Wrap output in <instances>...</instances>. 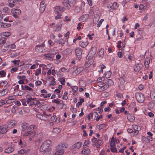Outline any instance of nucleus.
I'll list each match as a JSON object with an SVG mask.
<instances>
[{
    "mask_svg": "<svg viewBox=\"0 0 155 155\" xmlns=\"http://www.w3.org/2000/svg\"><path fill=\"white\" fill-rule=\"evenodd\" d=\"M93 50H90L88 54V57L86 59V62L85 64V67L87 68L89 67L91 64H92L93 62V60L92 59L93 57L96 54V51H94L92 55H90L91 54H92Z\"/></svg>",
    "mask_w": 155,
    "mask_h": 155,
    "instance_id": "nucleus-1",
    "label": "nucleus"
},
{
    "mask_svg": "<svg viewBox=\"0 0 155 155\" xmlns=\"http://www.w3.org/2000/svg\"><path fill=\"white\" fill-rule=\"evenodd\" d=\"M51 143V141L50 140H48L45 141L41 145L40 148V151L42 152L46 151L49 148Z\"/></svg>",
    "mask_w": 155,
    "mask_h": 155,
    "instance_id": "nucleus-2",
    "label": "nucleus"
},
{
    "mask_svg": "<svg viewBox=\"0 0 155 155\" xmlns=\"http://www.w3.org/2000/svg\"><path fill=\"white\" fill-rule=\"evenodd\" d=\"M36 127L35 125H33L30 126V140L32 139L31 137L33 138L36 135L35 132Z\"/></svg>",
    "mask_w": 155,
    "mask_h": 155,
    "instance_id": "nucleus-3",
    "label": "nucleus"
},
{
    "mask_svg": "<svg viewBox=\"0 0 155 155\" xmlns=\"http://www.w3.org/2000/svg\"><path fill=\"white\" fill-rule=\"evenodd\" d=\"M136 99L139 102H143L144 100V97L143 94L137 92L135 94Z\"/></svg>",
    "mask_w": 155,
    "mask_h": 155,
    "instance_id": "nucleus-4",
    "label": "nucleus"
},
{
    "mask_svg": "<svg viewBox=\"0 0 155 155\" xmlns=\"http://www.w3.org/2000/svg\"><path fill=\"white\" fill-rule=\"evenodd\" d=\"M68 147V145L65 143H60L57 145L55 147V148L58 150H60L63 151H64V149Z\"/></svg>",
    "mask_w": 155,
    "mask_h": 155,
    "instance_id": "nucleus-5",
    "label": "nucleus"
},
{
    "mask_svg": "<svg viewBox=\"0 0 155 155\" xmlns=\"http://www.w3.org/2000/svg\"><path fill=\"white\" fill-rule=\"evenodd\" d=\"M98 86L100 87L99 89L100 90V91H104L108 87V86L103 82H98Z\"/></svg>",
    "mask_w": 155,
    "mask_h": 155,
    "instance_id": "nucleus-6",
    "label": "nucleus"
},
{
    "mask_svg": "<svg viewBox=\"0 0 155 155\" xmlns=\"http://www.w3.org/2000/svg\"><path fill=\"white\" fill-rule=\"evenodd\" d=\"M45 46L44 44V42L42 43H41L40 45H37L35 47V51L37 53L42 52L43 51V48Z\"/></svg>",
    "mask_w": 155,
    "mask_h": 155,
    "instance_id": "nucleus-7",
    "label": "nucleus"
},
{
    "mask_svg": "<svg viewBox=\"0 0 155 155\" xmlns=\"http://www.w3.org/2000/svg\"><path fill=\"white\" fill-rule=\"evenodd\" d=\"M31 102H33L34 104L37 105V106H40L42 104V103H40L38 101L36 100L35 98H32L30 97V105H31Z\"/></svg>",
    "mask_w": 155,
    "mask_h": 155,
    "instance_id": "nucleus-8",
    "label": "nucleus"
},
{
    "mask_svg": "<svg viewBox=\"0 0 155 155\" xmlns=\"http://www.w3.org/2000/svg\"><path fill=\"white\" fill-rule=\"evenodd\" d=\"M64 11V7H60L59 6H56L54 8V12L55 13H59V11H60L61 12H63Z\"/></svg>",
    "mask_w": 155,
    "mask_h": 155,
    "instance_id": "nucleus-9",
    "label": "nucleus"
},
{
    "mask_svg": "<svg viewBox=\"0 0 155 155\" xmlns=\"http://www.w3.org/2000/svg\"><path fill=\"white\" fill-rule=\"evenodd\" d=\"M82 52L81 49L80 48H77L76 49L75 53L79 59H80L81 58Z\"/></svg>",
    "mask_w": 155,
    "mask_h": 155,
    "instance_id": "nucleus-10",
    "label": "nucleus"
},
{
    "mask_svg": "<svg viewBox=\"0 0 155 155\" xmlns=\"http://www.w3.org/2000/svg\"><path fill=\"white\" fill-rule=\"evenodd\" d=\"M8 88L6 87H4L3 89L0 91V96H3L6 94L8 91Z\"/></svg>",
    "mask_w": 155,
    "mask_h": 155,
    "instance_id": "nucleus-11",
    "label": "nucleus"
},
{
    "mask_svg": "<svg viewBox=\"0 0 155 155\" xmlns=\"http://www.w3.org/2000/svg\"><path fill=\"white\" fill-rule=\"evenodd\" d=\"M120 84L119 86V87L121 90L123 91L124 89V84L125 83V81L122 78H120Z\"/></svg>",
    "mask_w": 155,
    "mask_h": 155,
    "instance_id": "nucleus-12",
    "label": "nucleus"
},
{
    "mask_svg": "<svg viewBox=\"0 0 155 155\" xmlns=\"http://www.w3.org/2000/svg\"><path fill=\"white\" fill-rule=\"evenodd\" d=\"M8 128L6 126H0V134H3L5 133L7 131Z\"/></svg>",
    "mask_w": 155,
    "mask_h": 155,
    "instance_id": "nucleus-13",
    "label": "nucleus"
},
{
    "mask_svg": "<svg viewBox=\"0 0 155 155\" xmlns=\"http://www.w3.org/2000/svg\"><path fill=\"white\" fill-rule=\"evenodd\" d=\"M14 150V147L10 146L6 148L4 150V152L5 153H10L13 152Z\"/></svg>",
    "mask_w": 155,
    "mask_h": 155,
    "instance_id": "nucleus-14",
    "label": "nucleus"
},
{
    "mask_svg": "<svg viewBox=\"0 0 155 155\" xmlns=\"http://www.w3.org/2000/svg\"><path fill=\"white\" fill-rule=\"evenodd\" d=\"M63 5L65 6L67 9H68L70 8V5L69 4L68 0H63Z\"/></svg>",
    "mask_w": 155,
    "mask_h": 155,
    "instance_id": "nucleus-15",
    "label": "nucleus"
},
{
    "mask_svg": "<svg viewBox=\"0 0 155 155\" xmlns=\"http://www.w3.org/2000/svg\"><path fill=\"white\" fill-rule=\"evenodd\" d=\"M142 67V65L141 64L138 63L134 66V70L136 72H138L141 69Z\"/></svg>",
    "mask_w": 155,
    "mask_h": 155,
    "instance_id": "nucleus-16",
    "label": "nucleus"
},
{
    "mask_svg": "<svg viewBox=\"0 0 155 155\" xmlns=\"http://www.w3.org/2000/svg\"><path fill=\"white\" fill-rule=\"evenodd\" d=\"M16 121L14 120H12L9 122L8 124V127L12 128L14 127L16 125Z\"/></svg>",
    "mask_w": 155,
    "mask_h": 155,
    "instance_id": "nucleus-17",
    "label": "nucleus"
},
{
    "mask_svg": "<svg viewBox=\"0 0 155 155\" xmlns=\"http://www.w3.org/2000/svg\"><path fill=\"white\" fill-rule=\"evenodd\" d=\"M118 6L117 5V3L116 2H114L113 4H111V5L110 4H108L107 7L109 8L110 7L111 9H113L114 10L116 9L118 7Z\"/></svg>",
    "mask_w": 155,
    "mask_h": 155,
    "instance_id": "nucleus-18",
    "label": "nucleus"
},
{
    "mask_svg": "<svg viewBox=\"0 0 155 155\" xmlns=\"http://www.w3.org/2000/svg\"><path fill=\"white\" fill-rule=\"evenodd\" d=\"M82 144L81 142H78L74 144L72 146L73 149H79L81 147Z\"/></svg>",
    "mask_w": 155,
    "mask_h": 155,
    "instance_id": "nucleus-19",
    "label": "nucleus"
},
{
    "mask_svg": "<svg viewBox=\"0 0 155 155\" xmlns=\"http://www.w3.org/2000/svg\"><path fill=\"white\" fill-rule=\"evenodd\" d=\"M44 56L47 59L51 61L53 60V58L54 57V55L51 54H46Z\"/></svg>",
    "mask_w": 155,
    "mask_h": 155,
    "instance_id": "nucleus-20",
    "label": "nucleus"
},
{
    "mask_svg": "<svg viewBox=\"0 0 155 155\" xmlns=\"http://www.w3.org/2000/svg\"><path fill=\"white\" fill-rule=\"evenodd\" d=\"M45 3L43 1H42L40 5V10L41 12H43L45 10Z\"/></svg>",
    "mask_w": 155,
    "mask_h": 155,
    "instance_id": "nucleus-21",
    "label": "nucleus"
},
{
    "mask_svg": "<svg viewBox=\"0 0 155 155\" xmlns=\"http://www.w3.org/2000/svg\"><path fill=\"white\" fill-rule=\"evenodd\" d=\"M91 151L89 149L87 148L83 150L81 152V153L87 155L90 153Z\"/></svg>",
    "mask_w": 155,
    "mask_h": 155,
    "instance_id": "nucleus-22",
    "label": "nucleus"
},
{
    "mask_svg": "<svg viewBox=\"0 0 155 155\" xmlns=\"http://www.w3.org/2000/svg\"><path fill=\"white\" fill-rule=\"evenodd\" d=\"M26 99L25 100H23L22 101V104L24 106H26L27 104H28L29 103V98L28 95H27L26 96Z\"/></svg>",
    "mask_w": 155,
    "mask_h": 155,
    "instance_id": "nucleus-23",
    "label": "nucleus"
},
{
    "mask_svg": "<svg viewBox=\"0 0 155 155\" xmlns=\"http://www.w3.org/2000/svg\"><path fill=\"white\" fill-rule=\"evenodd\" d=\"M10 45L6 44L3 45L1 48L2 51L5 52L8 49V48Z\"/></svg>",
    "mask_w": 155,
    "mask_h": 155,
    "instance_id": "nucleus-24",
    "label": "nucleus"
},
{
    "mask_svg": "<svg viewBox=\"0 0 155 155\" xmlns=\"http://www.w3.org/2000/svg\"><path fill=\"white\" fill-rule=\"evenodd\" d=\"M28 123H23L21 126L22 127V131H24L25 130L28 128V129L29 128H28Z\"/></svg>",
    "mask_w": 155,
    "mask_h": 155,
    "instance_id": "nucleus-25",
    "label": "nucleus"
},
{
    "mask_svg": "<svg viewBox=\"0 0 155 155\" xmlns=\"http://www.w3.org/2000/svg\"><path fill=\"white\" fill-rule=\"evenodd\" d=\"M9 5H8L10 7L12 8L15 5L16 1L15 0H9Z\"/></svg>",
    "mask_w": 155,
    "mask_h": 155,
    "instance_id": "nucleus-26",
    "label": "nucleus"
},
{
    "mask_svg": "<svg viewBox=\"0 0 155 155\" xmlns=\"http://www.w3.org/2000/svg\"><path fill=\"white\" fill-rule=\"evenodd\" d=\"M55 152L54 155H62L64 151L55 148Z\"/></svg>",
    "mask_w": 155,
    "mask_h": 155,
    "instance_id": "nucleus-27",
    "label": "nucleus"
},
{
    "mask_svg": "<svg viewBox=\"0 0 155 155\" xmlns=\"http://www.w3.org/2000/svg\"><path fill=\"white\" fill-rule=\"evenodd\" d=\"M12 12L13 14H15L19 15L21 13V11L19 9L13 8L12 10Z\"/></svg>",
    "mask_w": 155,
    "mask_h": 155,
    "instance_id": "nucleus-28",
    "label": "nucleus"
},
{
    "mask_svg": "<svg viewBox=\"0 0 155 155\" xmlns=\"http://www.w3.org/2000/svg\"><path fill=\"white\" fill-rule=\"evenodd\" d=\"M89 17L88 15L85 14L82 15L80 18V20L82 21H84L86 20Z\"/></svg>",
    "mask_w": 155,
    "mask_h": 155,
    "instance_id": "nucleus-29",
    "label": "nucleus"
},
{
    "mask_svg": "<svg viewBox=\"0 0 155 155\" xmlns=\"http://www.w3.org/2000/svg\"><path fill=\"white\" fill-rule=\"evenodd\" d=\"M1 27L2 28H6L9 27L11 26V25L9 23H4L2 22L0 24Z\"/></svg>",
    "mask_w": 155,
    "mask_h": 155,
    "instance_id": "nucleus-30",
    "label": "nucleus"
},
{
    "mask_svg": "<svg viewBox=\"0 0 155 155\" xmlns=\"http://www.w3.org/2000/svg\"><path fill=\"white\" fill-rule=\"evenodd\" d=\"M83 68L82 67H80L77 68L74 71V72L76 74H78L81 73L83 70Z\"/></svg>",
    "mask_w": 155,
    "mask_h": 155,
    "instance_id": "nucleus-31",
    "label": "nucleus"
},
{
    "mask_svg": "<svg viewBox=\"0 0 155 155\" xmlns=\"http://www.w3.org/2000/svg\"><path fill=\"white\" fill-rule=\"evenodd\" d=\"M127 118L129 121L131 122L134 121L135 120L134 117L131 115L129 114L127 115Z\"/></svg>",
    "mask_w": 155,
    "mask_h": 155,
    "instance_id": "nucleus-32",
    "label": "nucleus"
},
{
    "mask_svg": "<svg viewBox=\"0 0 155 155\" xmlns=\"http://www.w3.org/2000/svg\"><path fill=\"white\" fill-rule=\"evenodd\" d=\"M90 115L92 119L96 120L97 116H98V113L96 112H94L93 113H90Z\"/></svg>",
    "mask_w": 155,
    "mask_h": 155,
    "instance_id": "nucleus-33",
    "label": "nucleus"
},
{
    "mask_svg": "<svg viewBox=\"0 0 155 155\" xmlns=\"http://www.w3.org/2000/svg\"><path fill=\"white\" fill-rule=\"evenodd\" d=\"M58 119V123H59L60 122V119L58 117L57 118L56 116L55 115H54L53 116L51 117V121H57Z\"/></svg>",
    "mask_w": 155,
    "mask_h": 155,
    "instance_id": "nucleus-34",
    "label": "nucleus"
},
{
    "mask_svg": "<svg viewBox=\"0 0 155 155\" xmlns=\"http://www.w3.org/2000/svg\"><path fill=\"white\" fill-rule=\"evenodd\" d=\"M66 41V40H64L62 39H59L58 40L56 41V42L59 44L61 45H63V44L65 43Z\"/></svg>",
    "mask_w": 155,
    "mask_h": 155,
    "instance_id": "nucleus-35",
    "label": "nucleus"
},
{
    "mask_svg": "<svg viewBox=\"0 0 155 155\" xmlns=\"http://www.w3.org/2000/svg\"><path fill=\"white\" fill-rule=\"evenodd\" d=\"M115 140L114 137H112L110 141V147H115Z\"/></svg>",
    "mask_w": 155,
    "mask_h": 155,
    "instance_id": "nucleus-36",
    "label": "nucleus"
},
{
    "mask_svg": "<svg viewBox=\"0 0 155 155\" xmlns=\"http://www.w3.org/2000/svg\"><path fill=\"white\" fill-rule=\"evenodd\" d=\"M106 84H107L108 86L109 85H111L113 84V81L111 79H108L105 82Z\"/></svg>",
    "mask_w": 155,
    "mask_h": 155,
    "instance_id": "nucleus-37",
    "label": "nucleus"
},
{
    "mask_svg": "<svg viewBox=\"0 0 155 155\" xmlns=\"http://www.w3.org/2000/svg\"><path fill=\"white\" fill-rule=\"evenodd\" d=\"M61 129L59 128H55L53 129V132L54 133L57 134L60 133L61 131Z\"/></svg>",
    "mask_w": 155,
    "mask_h": 155,
    "instance_id": "nucleus-38",
    "label": "nucleus"
},
{
    "mask_svg": "<svg viewBox=\"0 0 155 155\" xmlns=\"http://www.w3.org/2000/svg\"><path fill=\"white\" fill-rule=\"evenodd\" d=\"M69 4L71 6H74L76 3V0H68Z\"/></svg>",
    "mask_w": 155,
    "mask_h": 155,
    "instance_id": "nucleus-39",
    "label": "nucleus"
},
{
    "mask_svg": "<svg viewBox=\"0 0 155 155\" xmlns=\"http://www.w3.org/2000/svg\"><path fill=\"white\" fill-rule=\"evenodd\" d=\"M102 144L101 140H100L98 139L97 141V143L96 144H95V146L97 148H99V147L102 145Z\"/></svg>",
    "mask_w": 155,
    "mask_h": 155,
    "instance_id": "nucleus-40",
    "label": "nucleus"
},
{
    "mask_svg": "<svg viewBox=\"0 0 155 155\" xmlns=\"http://www.w3.org/2000/svg\"><path fill=\"white\" fill-rule=\"evenodd\" d=\"M150 60L149 59L145 60L144 61V64L146 68H148L149 67Z\"/></svg>",
    "mask_w": 155,
    "mask_h": 155,
    "instance_id": "nucleus-41",
    "label": "nucleus"
},
{
    "mask_svg": "<svg viewBox=\"0 0 155 155\" xmlns=\"http://www.w3.org/2000/svg\"><path fill=\"white\" fill-rule=\"evenodd\" d=\"M81 9V10H82V7L81 8L79 7H76L74 9V12L76 13H78L80 12Z\"/></svg>",
    "mask_w": 155,
    "mask_h": 155,
    "instance_id": "nucleus-42",
    "label": "nucleus"
},
{
    "mask_svg": "<svg viewBox=\"0 0 155 155\" xmlns=\"http://www.w3.org/2000/svg\"><path fill=\"white\" fill-rule=\"evenodd\" d=\"M41 69L40 68H39L37 69L35 73V75L36 76H38L41 73Z\"/></svg>",
    "mask_w": 155,
    "mask_h": 155,
    "instance_id": "nucleus-43",
    "label": "nucleus"
},
{
    "mask_svg": "<svg viewBox=\"0 0 155 155\" xmlns=\"http://www.w3.org/2000/svg\"><path fill=\"white\" fill-rule=\"evenodd\" d=\"M55 13L57 14V15L55 17V19L57 20L61 18L62 15L61 14H60L59 13Z\"/></svg>",
    "mask_w": 155,
    "mask_h": 155,
    "instance_id": "nucleus-44",
    "label": "nucleus"
},
{
    "mask_svg": "<svg viewBox=\"0 0 155 155\" xmlns=\"http://www.w3.org/2000/svg\"><path fill=\"white\" fill-rule=\"evenodd\" d=\"M6 38L5 37L0 39V44H4L6 42Z\"/></svg>",
    "mask_w": 155,
    "mask_h": 155,
    "instance_id": "nucleus-45",
    "label": "nucleus"
},
{
    "mask_svg": "<svg viewBox=\"0 0 155 155\" xmlns=\"http://www.w3.org/2000/svg\"><path fill=\"white\" fill-rule=\"evenodd\" d=\"M88 44V42H82L81 43L80 45L82 47L85 48L87 45Z\"/></svg>",
    "mask_w": 155,
    "mask_h": 155,
    "instance_id": "nucleus-46",
    "label": "nucleus"
},
{
    "mask_svg": "<svg viewBox=\"0 0 155 155\" xmlns=\"http://www.w3.org/2000/svg\"><path fill=\"white\" fill-rule=\"evenodd\" d=\"M8 84V82L6 81H3L1 83V84H2V85H3L4 86V87H6L7 88H8V87L7 86Z\"/></svg>",
    "mask_w": 155,
    "mask_h": 155,
    "instance_id": "nucleus-47",
    "label": "nucleus"
},
{
    "mask_svg": "<svg viewBox=\"0 0 155 155\" xmlns=\"http://www.w3.org/2000/svg\"><path fill=\"white\" fill-rule=\"evenodd\" d=\"M43 152L45 154V155H49L51 153V149L49 148Z\"/></svg>",
    "mask_w": 155,
    "mask_h": 155,
    "instance_id": "nucleus-48",
    "label": "nucleus"
},
{
    "mask_svg": "<svg viewBox=\"0 0 155 155\" xmlns=\"http://www.w3.org/2000/svg\"><path fill=\"white\" fill-rule=\"evenodd\" d=\"M68 93L67 92H65L63 95L62 99L63 100H66L68 99L67 94Z\"/></svg>",
    "mask_w": 155,
    "mask_h": 155,
    "instance_id": "nucleus-49",
    "label": "nucleus"
},
{
    "mask_svg": "<svg viewBox=\"0 0 155 155\" xmlns=\"http://www.w3.org/2000/svg\"><path fill=\"white\" fill-rule=\"evenodd\" d=\"M71 87L74 93L76 92L78 90V87L76 86H71Z\"/></svg>",
    "mask_w": 155,
    "mask_h": 155,
    "instance_id": "nucleus-50",
    "label": "nucleus"
},
{
    "mask_svg": "<svg viewBox=\"0 0 155 155\" xmlns=\"http://www.w3.org/2000/svg\"><path fill=\"white\" fill-rule=\"evenodd\" d=\"M38 61H35V63L37 64V65L36 64H34L32 65L31 67L30 68L31 69H34L36 68V66H38V65L39 64L38 63Z\"/></svg>",
    "mask_w": 155,
    "mask_h": 155,
    "instance_id": "nucleus-51",
    "label": "nucleus"
},
{
    "mask_svg": "<svg viewBox=\"0 0 155 155\" xmlns=\"http://www.w3.org/2000/svg\"><path fill=\"white\" fill-rule=\"evenodd\" d=\"M12 62L14 63V64L16 66H19V63L20 62V61L19 60H14Z\"/></svg>",
    "mask_w": 155,
    "mask_h": 155,
    "instance_id": "nucleus-52",
    "label": "nucleus"
},
{
    "mask_svg": "<svg viewBox=\"0 0 155 155\" xmlns=\"http://www.w3.org/2000/svg\"><path fill=\"white\" fill-rule=\"evenodd\" d=\"M111 73L110 71H108L105 74V77L107 78H109L111 75Z\"/></svg>",
    "mask_w": 155,
    "mask_h": 155,
    "instance_id": "nucleus-53",
    "label": "nucleus"
},
{
    "mask_svg": "<svg viewBox=\"0 0 155 155\" xmlns=\"http://www.w3.org/2000/svg\"><path fill=\"white\" fill-rule=\"evenodd\" d=\"M92 142L94 143V145H95V144H96L97 143L98 140L97 138L94 137L91 139Z\"/></svg>",
    "mask_w": 155,
    "mask_h": 155,
    "instance_id": "nucleus-54",
    "label": "nucleus"
},
{
    "mask_svg": "<svg viewBox=\"0 0 155 155\" xmlns=\"http://www.w3.org/2000/svg\"><path fill=\"white\" fill-rule=\"evenodd\" d=\"M90 142L88 140H85L84 143V144L83 145V148H85V146H87V145L88 144H90Z\"/></svg>",
    "mask_w": 155,
    "mask_h": 155,
    "instance_id": "nucleus-55",
    "label": "nucleus"
},
{
    "mask_svg": "<svg viewBox=\"0 0 155 155\" xmlns=\"http://www.w3.org/2000/svg\"><path fill=\"white\" fill-rule=\"evenodd\" d=\"M6 75V73L3 70L0 71V75H1L2 77H4Z\"/></svg>",
    "mask_w": 155,
    "mask_h": 155,
    "instance_id": "nucleus-56",
    "label": "nucleus"
},
{
    "mask_svg": "<svg viewBox=\"0 0 155 155\" xmlns=\"http://www.w3.org/2000/svg\"><path fill=\"white\" fill-rule=\"evenodd\" d=\"M11 35V33L9 32H5L3 33V36L5 37H8L9 36Z\"/></svg>",
    "mask_w": 155,
    "mask_h": 155,
    "instance_id": "nucleus-57",
    "label": "nucleus"
},
{
    "mask_svg": "<svg viewBox=\"0 0 155 155\" xmlns=\"http://www.w3.org/2000/svg\"><path fill=\"white\" fill-rule=\"evenodd\" d=\"M25 150L24 149H21L18 151V153L19 154H24L25 153Z\"/></svg>",
    "mask_w": 155,
    "mask_h": 155,
    "instance_id": "nucleus-58",
    "label": "nucleus"
},
{
    "mask_svg": "<svg viewBox=\"0 0 155 155\" xmlns=\"http://www.w3.org/2000/svg\"><path fill=\"white\" fill-rule=\"evenodd\" d=\"M104 54V51L102 50V49L101 48L99 52L98 55L100 57H102Z\"/></svg>",
    "mask_w": 155,
    "mask_h": 155,
    "instance_id": "nucleus-59",
    "label": "nucleus"
},
{
    "mask_svg": "<svg viewBox=\"0 0 155 155\" xmlns=\"http://www.w3.org/2000/svg\"><path fill=\"white\" fill-rule=\"evenodd\" d=\"M110 150L113 152H117V151L115 147H111Z\"/></svg>",
    "mask_w": 155,
    "mask_h": 155,
    "instance_id": "nucleus-60",
    "label": "nucleus"
},
{
    "mask_svg": "<svg viewBox=\"0 0 155 155\" xmlns=\"http://www.w3.org/2000/svg\"><path fill=\"white\" fill-rule=\"evenodd\" d=\"M150 96L152 100L155 101V93H151Z\"/></svg>",
    "mask_w": 155,
    "mask_h": 155,
    "instance_id": "nucleus-61",
    "label": "nucleus"
},
{
    "mask_svg": "<svg viewBox=\"0 0 155 155\" xmlns=\"http://www.w3.org/2000/svg\"><path fill=\"white\" fill-rule=\"evenodd\" d=\"M5 104L7 103V104H10L11 103H12L14 102V101H13L12 100H10V99H8V100H5Z\"/></svg>",
    "mask_w": 155,
    "mask_h": 155,
    "instance_id": "nucleus-62",
    "label": "nucleus"
},
{
    "mask_svg": "<svg viewBox=\"0 0 155 155\" xmlns=\"http://www.w3.org/2000/svg\"><path fill=\"white\" fill-rule=\"evenodd\" d=\"M52 102L58 104L59 105H60V104H61V103H60V102L57 99L53 100Z\"/></svg>",
    "mask_w": 155,
    "mask_h": 155,
    "instance_id": "nucleus-63",
    "label": "nucleus"
},
{
    "mask_svg": "<svg viewBox=\"0 0 155 155\" xmlns=\"http://www.w3.org/2000/svg\"><path fill=\"white\" fill-rule=\"evenodd\" d=\"M9 10V8L7 7H5L3 9V11L5 13L7 12Z\"/></svg>",
    "mask_w": 155,
    "mask_h": 155,
    "instance_id": "nucleus-64",
    "label": "nucleus"
}]
</instances>
